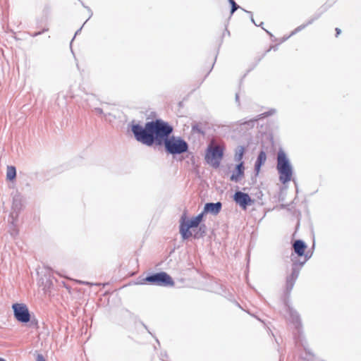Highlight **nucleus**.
I'll return each instance as SVG.
<instances>
[{"mask_svg":"<svg viewBox=\"0 0 361 361\" xmlns=\"http://www.w3.org/2000/svg\"><path fill=\"white\" fill-rule=\"evenodd\" d=\"M224 147L220 145H216L212 140L208 145L205 160L207 164L214 168H218L224 157Z\"/></svg>","mask_w":361,"mask_h":361,"instance_id":"obj_2","label":"nucleus"},{"mask_svg":"<svg viewBox=\"0 0 361 361\" xmlns=\"http://www.w3.org/2000/svg\"><path fill=\"white\" fill-rule=\"evenodd\" d=\"M203 220V214L188 219L185 214H183L180 221V233L183 239H188L192 235L191 229L197 228Z\"/></svg>","mask_w":361,"mask_h":361,"instance_id":"obj_4","label":"nucleus"},{"mask_svg":"<svg viewBox=\"0 0 361 361\" xmlns=\"http://www.w3.org/2000/svg\"><path fill=\"white\" fill-rule=\"evenodd\" d=\"M245 174V166L244 162L238 163L233 171L232 175L230 177V180L231 181H234L235 183L240 181L243 177Z\"/></svg>","mask_w":361,"mask_h":361,"instance_id":"obj_8","label":"nucleus"},{"mask_svg":"<svg viewBox=\"0 0 361 361\" xmlns=\"http://www.w3.org/2000/svg\"><path fill=\"white\" fill-rule=\"evenodd\" d=\"M80 283H82V284H86V285H90V283L88 282H84V281H78Z\"/></svg>","mask_w":361,"mask_h":361,"instance_id":"obj_20","label":"nucleus"},{"mask_svg":"<svg viewBox=\"0 0 361 361\" xmlns=\"http://www.w3.org/2000/svg\"><path fill=\"white\" fill-rule=\"evenodd\" d=\"M277 170L279 173V180L283 184L291 180L293 171L291 166L283 152H279L277 156Z\"/></svg>","mask_w":361,"mask_h":361,"instance_id":"obj_3","label":"nucleus"},{"mask_svg":"<svg viewBox=\"0 0 361 361\" xmlns=\"http://www.w3.org/2000/svg\"><path fill=\"white\" fill-rule=\"evenodd\" d=\"M63 286H64L66 288H67V289L68 290V291H69V292L71 291V290H70L69 287H68V286H66V283H65L64 282H63Z\"/></svg>","mask_w":361,"mask_h":361,"instance_id":"obj_19","label":"nucleus"},{"mask_svg":"<svg viewBox=\"0 0 361 361\" xmlns=\"http://www.w3.org/2000/svg\"><path fill=\"white\" fill-rule=\"evenodd\" d=\"M173 130L170 124L161 119L147 122L144 128L140 125H133L132 127L136 140L144 145H164L166 151L171 154H180L187 152L188 145L183 139L180 137H169Z\"/></svg>","mask_w":361,"mask_h":361,"instance_id":"obj_1","label":"nucleus"},{"mask_svg":"<svg viewBox=\"0 0 361 361\" xmlns=\"http://www.w3.org/2000/svg\"><path fill=\"white\" fill-rule=\"evenodd\" d=\"M229 2L231 4V13H233L238 8V6L235 4L234 0H229Z\"/></svg>","mask_w":361,"mask_h":361,"instance_id":"obj_14","label":"nucleus"},{"mask_svg":"<svg viewBox=\"0 0 361 361\" xmlns=\"http://www.w3.org/2000/svg\"><path fill=\"white\" fill-rule=\"evenodd\" d=\"M266 159H267L266 153L263 151L260 152L258 155L257 161L255 163V171H256L257 173H258L259 172L260 168H261L262 165H263L264 164V162L266 161Z\"/></svg>","mask_w":361,"mask_h":361,"instance_id":"obj_11","label":"nucleus"},{"mask_svg":"<svg viewBox=\"0 0 361 361\" xmlns=\"http://www.w3.org/2000/svg\"><path fill=\"white\" fill-rule=\"evenodd\" d=\"M0 361H6V360L2 357H0Z\"/></svg>","mask_w":361,"mask_h":361,"instance_id":"obj_21","label":"nucleus"},{"mask_svg":"<svg viewBox=\"0 0 361 361\" xmlns=\"http://www.w3.org/2000/svg\"><path fill=\"white\" fill-rule=\"evenodd\" d=\"M243 154H244V149L243 147L240 148L239 150L235 153V159L240 163V162H243L242 161L243 159Z\"/></svg>","mask_w":361,"mask_h":361,"instance_id":"obj_13","label":"nucleus"},{"mask_svg":"<svg viewBox=\"0 0 361 361\" xmlns=\"http://www.w3.org/2000/svg\"><path fill=\"white\" fill-rule=\"evenodd\" d=\"M222 36H223V37L230 36V32L227 28L224 29L223 32H222Z\"/></svg>","mask_w":361,"mask_h":361,"instance_id":"obj_15","label":"nucleus"},{"mask_svg":"<svg viewBox=\"0 0 361 361\" xmlns=\"http://www.w3.org/2000/svg\"><path fill=\"white\" fill-rule=\"evenodd\" d=\"M335 30H336V37H338L341 34V30L340 28H338V27H336Z\"/></svg>","mask_w":361,"mask_h":361,"instance_id":"obj_17","label":"nucleus"},{"mask_svg":"<svg viewBox=\"0 0 361 361\" xmlns=\"http://www.w3.org/2000/svg\"><path fill=\"white\" fill-rule=\"evenodd\" d=\"M293 248L298 256H302L305 254L306 245L302 240H298L293 243Z\"/></svg>","mask_w":361,"mask_h":361,"instance_id":"obj_10","label":"nucleus"},{"mask_svg":"<svg viewBox=\"0 0 361 361\" xmlns=\"http://www.w3.org/2000/svg\"><path fill=\"white\" fill-rule=\"evenodd\" d=\"M63 286H64L66 288H67V289L68 290V291H69V292L71 291V290H70L69 287H68V286H66V283H65L64 282H63Z\"/></svg>","mask_w":361,"mask_h":361,"instance_id":"obj_18","label":"nucleus"},{"mask_svg":"<svg viewBox=\"0 0 361 361\" xmlns=\"http://www.w3.org/2000/svg\"><path fill=\"white\" fill-rule=\"evenodd\" d=\"M194 237H195V238H197V234H195V235H194Z\"/></svg>","mask_w":361,"mask_h":361,"instance_id":"obj_22","label":"nucleus"},{"mask_svg":"<svg viewBox=\"0 0 361 361\" xmlns=\"http://www.w3.org/2000/svg\"><path fill=\"white\" fill-rule=\"evenodd\" d=\"M16 319L22 323H27L30 320V314L27 305L24 303H14L12 305Z\"/></svg>","mask_w":361,"mask_h":361,"instance_id":"obj_6","label":"nucleus"},{"mask_svg":"<svg viewBox=\"0 0 361 361\" xmlns=\"http://www.w3.org/2000/svg\"><path fill=\"white\" fill-rule=\"evenodd\" d=\"M142 284L150 283L160 286H173V279L166 272H159L145 277L142 279Z\"/></svg>","mask_w":361,"mask_h":361,"instance_id":"obj_5","label":"nucleus"},{"mask_svg":"<svg viewBox=\"0 0 361 361\" xmlns=\"http://www.w3.org/2000/svg\"><path fill=\"white\" fill-rule=\"evenodd\" d=\"M16 177V169L15 166H8L6 168V179L9 181H13Z\"/></svg>","mask_w":361,"mask_h":361,"instance_id":"obj_12","label":"nucleus"},{"mask_svg":"<svg viewBox=\"0 0 361 361\" xmlns=\"http://www.w3.org/2000/svg\"><path fill=\"white\" fill-rule=\"evenodd\" d=\"M234 200L243 209H246L247 205L252 203V200L247 193L236 192L234 195Z\"/></svg>","mask_w":361,"mask_h":361,"instance_id":"obj_7","label":"nucleus"},{"mask_svg":"<svg viewBox=\"0 0 361 361\" xmlns=\"http://www.w3.org/2000/svg\"><path fill=\"white\" fill-rule=\"evenodd\" d=\"M221 209V203H207L204 205V210L200 214H203V216L206 213H212L213 214H217L219 213Z\"/></svg>","mask_w":361,"mask_h":361,"instance_id":"obj_9","label":"nucleus"},{"mask_svg":"<svg viewBox=\"0 0 361 361\" xmlns=\"http://www.w3.org/2000/svg\"><path fill=\"white\" fill-rule=\"evenodd\" d=\"M37 361H46L42 355H38L37 357Z\"/></svg>","mask_w":361,"mask_h":361,"instance_id":"obj_16","label":"nucleus"}]
</instances>
